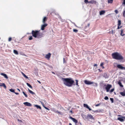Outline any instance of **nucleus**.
Returning <instances> with one entry per match:
<instances>
[{
  "label": "nucleus",
  "mask_w": 125,
  "mask_h": 125,
  "mask_svg": "<svg viewBox=\"0 0 125 125\" xmlns=\"http://www.w3.org/2000/svg\"><path fill=\"white\" fill-rule=\"evenodd\" d=\"M62 79L64 84L66 86L71 87L73 85H75V84H73L74 81L72 78H62Z\"/></svg>",
  "instance_id": "1"
},
{
  "label": "nucleus",
  "mask_w": 125,
  "mask_h": 125,
  "mask_svg": "<svg viewBox=\"0 0 125 125\" xmlns=\"http://www.w3.org/2000/svg\"><path fill=\"white\" fill-rule=\"evenodd\" d=\"M112 55L113 59L117 60H121L123 59V57L119 53L116 52L112 54Z\"/></svg>",
  "instance_id": "2"
},
{
  "label": "nucleus",
  "mask_w": 125,
  "mask_h": 125,
  "mask_svg": "<svg viewBox=\"0 0 125 125\" xmlns=\"http://www.w3.org/2000/svg\"><path fill=\"white\" fill-rule=\"evenodd\" d=\"M103 85H104V86L106 87H105V89L106 90V91L107 92H108L110 89L112 87V85H111L108 84L107 85L103 83Z\"/></svg>",
  "instance_id": "3"
},
{
  "label": "nucleus",
  "mask_w": 125,
  "mask_h": 125,
  "mask_svg": "<svg viewBox=\"0 0 125 125\" xmlns=\"http://www.w3.org/2000/svg\"><path fill=\"white\" fill-rule=\"evenodd\" d=\"M87 119L89 120V119H90L94 121V117H93V116L90 114L87 115Z\"/></svg>",
  "instance_id": "4"
},
{
  "label": "nucleus",
  "mask_w": 125,
  "mask_h": 125,
  "mask_svg": "<svg viewBox=\"0 0 125 125\" xmlns=\"http://www.w3.org/2000/svg\"><path fill=\"white\" fill-rule=\"evenodd\" d=\"M44 101L43 102V101H40V102L42 105L46 109L48 110H49L50 109L46 107L45 106L44 104H46L45 101Z\"/></svg>",
  "instance_id": "5"
},
{
  "label": "nucleus",
  "mask_w": 125,
  "mask_h": 125,
  "mask_svg": "<svg viewBox=\"0 0 125 125\" xmlns=\"http://www.w3.org/2000/svg\"><path fill=\"white\" fill-rule=\"evenodd\" d=\"M85 83L87 85H90L93 83V82H91V81L87 80H85L84 81Z\"/></svg>",
  "instance_id": "6"
},
{
  "label": "nucleus",
  "mask_w": 125,
  "mask_h": 125,
  "mask_svg": "<svg viewBox=\"0 0 125 125\" xmlns=\"http://www.w3.org/2000/svg\"><path fill=\"white\" fill-rule=\"evenodd\" d=\"M69 118L70 119H72V121L75 123V125H77L76 124L77 123L78 121L75 119L73 118L71 116H70Z\"/></svg>",
  "instance_id": "7"
},
{
  "label": "nucleus",
  "mask_w": 125,
  "mask_h": 125,
  "mask_svg": "<svg viewBox=\"0 0 125 125\" xmlns=\"http://www.w3.org/2000/svg\"><path fill=\"white\" fill-rule=\"evenodd\" d=\"M117 67L119 69L125 70V67L122 66L121 64H118L117 66Z\"/></svg>",
  "instance_id": "8"
},
{
  "label": "nucleus",
  "mask_w": 125,
  "mask_h": 125,
  "mask_svg": "<svg viewBox=\"0 0 125 125\" xmlns=\"http://www.w3.org/2000/svg\"><path fill=\"white\" fill-rule=\"evenodd\" d=\"M38 32H32V34L33 36L35 38H36L38 35Z\"/></svg>",
  "instance_id": "9"
},
{
  "label": "nucleus",
  "mask_w": 125,
  "mask_h": 125,
  "mask_svg": "<svg viewBox=\"0 0 125 125\" xmlns=\"http://www.w3.org/2000/svg\"><path fill=\"white\" fill-rule=\"evenodd\" d=\"M48 24L47 23H44V24L42 25L41 26V29L42 30H44L45 28L47 26Z\"/></svg>",
  "instance_id": "10"
},
{
  "label": "nucleus",
  "mask_w": 125,
  "mask_h": 125,
  "mask_svg": "<svg viewBox=\"0 0 125 125\" xmlns=\"http://www.w3.org/2000/svg\"><path fill=\"white\" fill-rule=\"evenodd\" d=\"M51 54L49 53L48 54L46 55L45 57L46 59L49 60L51 57Z\"/></svg>",
  "instance_id": "11"
},
{
  "label": "nucleus",
  "mask_w": 125,
  "mask_h": 125,
  "mask_svg": "<svg viewBox=\"0 0 125 125\" xmlns=\"http://www.w3.org/2000/svg\"><path fill=\"white\" fill-rule=\"evenodd\" d=\"M23 104L25 106H31V104L28 102H25Z\"/></svg>",
  "instance_id": "12"
},
{
  "label": "nucleus",
  "mask_w": 125,
  "mask_h": 125,
  "mask_svg": "<svg viewBox=\"0 0 125 125\" xmlns=\"http://www.w3.org/2000/svg\"><path fill=\"white\" fill-rule=\"evenodd\" d=\"M118 29H119L121 28V26L120 27V26L121 24V21L120 20H118Z\"/></svg>",
  "instance_id": "13"
},
{
  "label": "nucleus",
  "mask_w": 125,
  "mask_h": 125,
  "mask_svg": "<svg viewBox=\"0 0 125 125\" xmlns=\"http://www.w3.org/2000/svg\"><path fill=\"white\" fill-rule=\"evenodd\" d=\"M52 111L55 113H58L60 114H61V112L58 111L57 110H56L55 109H52Z\"/></svg>",
  "instance_id": "14"
},
{
  "label": "nucleus",
  "mask_w": 125,
  "mask_h": 125,
  "mask_svg": "<svg viewBox=\"0 0 125 125\" xmlns=\"http://www.w3.org/2000/svg\"><path fill=\"white\" fill-rule=\"evenodd\" d=\"M117 119L121 122H123L124 121V119L121 116L118 118Z\"/></svg>",
  "instance_id": "15"
},
{
  "label": "nucleus",
  "mask_w": 125,
  "mask_h": 125,
  "mask_svg": "<svg viewBox=\"0 0 125 125\" xmlns=\"http://www.w3.org/2000/svg\"><path fill=\"white\" fill-rule=\"evenodd\" d=\"M0 74L4 77L6 79H8V77L6 74L3 73H0Z\"/></svg>",
  "instance_id": "16"
},
{
  "label": "nucleus",
  "mask_w": 125,
  "mask_h": 125,
  "mask_svg": "<svg viewBox=\"0 0 125 125\" xmlns=\"http://www.w3.org/2000/svg\"><path fill=\"white\" fill-rule=\"evenodd\" d=\"M0 86H3L5 89L6 88V86L4 83H0Z\"/></svg>",
  "instance_id": "17"
},
{
  "label": "nucleus",
  "mask_w": 125,
  "mask_h": 125,
  "mask_svg": "<svg viewBox=\"0 0 125 125\" xmlns=\"http://www.w3.org/2000/svg\"><path fill=\"white\" fill-rule=\"evenodd\" d=\"M96 2L95 1H94V0H92L90 1H89L88 2V3L93 4H96Z\"/></svg>",
  "instance_id": "18"
},
{
  "label": "nucleus",
  "mask_w": 125,
  "mask_h": 125,
  "mask_svg": "<svg viewBox=\"0 0 125 125\" xmlns=\"http://www.w3.org/2000/svg\"><path fill=\"white\" fill-rule=\"evenodd\" d=\"M47 18L46 17H44L42 21V22L43 23H45V22L47 21Z\"/></svg>",
  "instance_id": "19"
},
{
  "label": "nucleus",
  "mask_w": 125,
  "mask_h": 125,
  "mask_svg": "<svg viewBox=\"0 0 125 125\" xmlns=\"http://www.w3.org/2000/svg\"><path fill=\"white\" fill-rule=\"evenodd\" d=\"M120 94L123 96H125V91L120 92Z\"/></svg>",
  "instance_id": "20"
},
{
  "label": "nucleus",
  "mask_w": 125,
  "mask_h": 125,
  "mask_svg": "<svg viewBox=\"0 0 125 125\" xmlns=\"http://www.w3.org/2000/svg\"><path fill=\"white\" fill-rule=\"evenodd\" d=\"M105 11L104 10H102L100 12V15H101L104 14L105 13Z\"/></svg>",
  "instance_id": "21"
},
{
  "label": "nucleus",
  "mask_w": 125,
  "mask_h": 125,
  "mask_svg": "<svg viewBox=\"0 0 125 125\" xmlns=\"http://www.w3.org/2000/svg\"><path fill=\"white\" fill-rule=\"evenodd\" d=\"M103 77L105 78H108V76L107 75V74L106 73L104 74L103 75Z\"/></svg>",
  "instance_id": "22"
},
{
  "label": "nucleus",
  "mask_w": 125,
  "mask_h": 125,
  "mask_svg": "<svg viewBox=\"0 0 125 125\" xmlns=\"http://www.w3.org/2000/svg\"><path fill=\"white\" fill-rule=\"evenodd\" d=\"M82 117L84 120H86L87 119V116L83 115H82Z\"/></svg>",
  "instance_id": "23"
},
{
  "label": "nucleus",
  "mask_w": 125,
  "mask_h": 125,
  "mask_svg": "<svg viewBox=\"0 0 125 125\" xmlns=\"http://www.w3.org/2000/svg\"><path fill=\"white\" fill-rule=\"evenodd\" d=\"M118 84L120 86L122 87H123V85L122 84L121 82L120 81H119L118 82Z\"/></svg>",
  "instance_id": "24"
},
{
  "label": "nucleus",
  "mask_w": 125,
  "mask_h": 125,
  "mask_svg": "<svg viewBox=\"0 0 125 125\" xmlns=\"http://www.w3.org/2000/svg\"><path fill=\"white\" fill-rule=\"evenodd\" d=\"M13 52L16 55H18L19 54L17 51L16 50H14Z\"/></svg>",
  "instance_id": "25"
},
{
  "label": "nucleus",
  "mask_w": 125,
  "mask_h": 125,
  "mask_svg": "<svg viewBox=\"0 0 125 125\" xmlns=\"http://www.w3.org/2000/svg\"><path fill=\"white\" fill-rule=\"evenodd\" d=\"M113 2V0H108V3H112Z\"/></svg>",
  "instance_id": "26"
},
{
  "label": "nucleus",
  "mask_w": 125,
  "mask_h": 125,
  "mask_svg": "<svg viewBox=\"0 0 125 125\" xmlns=\"http://www.w3.org/2000/svg\"><path fill=\"white\" fill-rule=\"evenodd\" d=\"M83 106L84 107H85L87 108H88L89 107L87 104H83Z\"/></svg>",
  "instance_id": "27"
},
{
  "label": "nucleus",
  "mask_w": 125,
  "mask_h": 125,
  "mask_svg": "<svg viewBox=\"0 0 125 125\" xmlns=\"http://www.w3.org/2000/svg\"><path fill=\"white\" fill-rule=\"evenodd\" d=\"M28 91L30 93H31L32 94H35L34 92H33L32 91L30 90L29 89H28Z\"/></svg>",
  "instance_id": "28"
},
{
  "label": "nucleus",
  "mask_w": 125,
  "mask_h": 125,
  "mask_svg": "<svg viewBox=\"0 0 125 125\" xmlns=\"http://www.w3.org/2000/svg\"><path fill=\"white\" fill-rule=\"evenodd\" d=\"M26 84L28 86H29V87H30V88H32V86L29 83H26Z\"/></svg>",
  "instance_id": "29"
},
{
  "label": "nucleus",
  "mask_w": 125,
  "mask_h": 125,
  "mask_svg": "<svg viewBox=\"0 0 125 125\" xmlns=\"http://www.w3.org/2000/svg\"><path fill=\"white\" fill-rule=\"evenodd\" d=\"M93 85L95 87H97V83H94L93 82Z\"/></svg>",
  "instance_id": "30"
},
{
  "label": "nucleus",
  "mask_w": 125,
  "mask_h": 125,
  "mask_svg": "<svg viewBox=\"0 0 125 125\" xmlns=\"http://www.w3.org/2000/svg\"><path fill=\"white\" fill-rule=\"evenodd\" d=\"M9 90L11 92L14 93L15 92L14 90L13 89H10Z\"/></svg>",
  "instance_id": "31"
},
{
  "label": "nucleus",
  "mask_w": 125,
  "mask_h": 125,
  "mask_svg": "<svg viewBox=\"0 0 125 125\" xmlns=\"http://www.w3.org/2000/svg\"><path fill=\"white\" fill-rule=\"evenodd\" d=\"M32 39H33V38H32V36H30L28 38V39L29 40H31Z\"/></svg>",
  "instance_id": "32"
},
{
  "label": "nucleus",
  "mask_w": 125,
  "mask_h": 125,
  "mask_svg": "<svg viewBox=\"0 0 125 125\" xmlns=\"http://www.w3.org/2000/svg\"><path fill=\"white\" fill-rule=\"evenodd\" d=\"M110 99L111 101V103H113L114 102V100H113V98H110Z\"/></svg>",
  "instance_id": "33"
},
{
  "label": "nucleus",
  "mask_w": 125,
  "mask_h": 125,
  "mask_svg": "<svg viewBox=\"0 0 125 125\" xmlns=\"http://www.w3.org/2000/svg\"><path fill=\"white\" fill-rule=\"evenodd\" d=\"M75 81L76 82V85L78 86H79V85H78V81L77 80H75Z\"/></svg>",
  "instance_id": "34"
},
{
  "label": "nucleus",
  "mask_w": 125,
  "mask_h": 125,
  "mask_svg": "<svg viewBox=\"0 0 125 125\" xmlns=\"http://www.w3.org/2000/svg\"><path fill=\"white\" fill-rule=\"evenodd\" d=\"M22 93L26 97H27L28 96L27 95L25 94L24 92H23Z\"/></svg>",
  "instance_id": "35"
},
{
  "label": "nucleus",
  "mask_w": 125,
  "mask_h": 125,
  "mask_svg": "<svg viewBox=\"0 0 125 125\" xmlns=\"http://www.w3.org/2000/svg\"><path fill=\"white\" fill-rule=\"evenodd\" d=\"M34 106L36 107L37 108H39V106L37 105H34Z\"/></svg>",
  "instance_id": "36"
},
{
  "label": "nucleus",
  "mask_w": 125,
  "mask_h": 125,
  "mask_svg": "<svg viewBox=\"0 0 125 125\" xmlns=\"http://www.w3.org/2000/svg\"><path fill=\"white\" fill-rule=\"evenodd\" d=\"M123 32H121L120 33L121 35L124 36L125 35V34Z\"/></svg>",
  "instance_id": "37"
},
{
  "label": "nucleus",
  "mask_w": 125,
  "mask_h": 125,
  "mask_svg": "<svg viewBox=\"0 0 125 125\" xmlns=\"http://www.w3.org/2000/svg\"><path fill=\"white\" fill-rule=\"evenodd\" d=\"M104 99L105 100H107L108 99V98L107 96H105L104 98Z\"/></svg>",
  "instance_id": "38"
},
{
  "label": "nucleus",
  "mask_w": 125,
  "mask_h": 125,
  "mask_svg": "<svg viewBox=\"0 0 125 125\" xmlns=\"http://www.w3.org/2000/svg\"><path fill=\"white\" fill-rule=\"evenodd\" d=\"M23 76L26 78H28V77L26 76L25 74L23 75Z\"/></svg>",
  "instance_id": "39"
},
{
  "label": "nucleus",
  "mask_w": 125,
  "mask_h": 125,
  "mask_svg": "<svg viewBox=\"0 0 125 125\" xmlns=\"http://www.w3.org/2000/svg\"><path fill=\"white\" fill-rule=\"evenodd\" d=\"M89 1H88V0H84V2H85V3H88V2Z\"/></svg>",
  "instance_id": "40"
},
{
  "label": "nucleus",
  "mask_w": 125,
  "mask_h": 125,
  "mask_svg": "<svg viewBox=\"0 0 125 125\" xmlns=\"http://www.w3.org/2000/svg\"><path fill=\"white\" fill-rule=\"evenodd\" d=\"M101 104V103H100L99 104H96L95 105V106H99Z\"/></svg>",
  "instance_id": "41"
},
{
  "label": "nucleus",
  "mask_w": 125,
  "mask_h": 125,
  "mask_svg": "<svg viewBox=\"0 0 125 125\" xmlns=\"http://www.w3.org/2000/svg\"><path fill=\"white\" fill-rule=\"evenodd\" d=\"M12 38L11 37H9L8 39V41L10 42Z\"/></svg>",
  "instance_id": "42"
},
{
  "label": "nucleus",
  "mask_w": 125,
  "mask_h": 125,
  "mask_svg": "<svg viewBox=\"0 0 125 125\" xmlns=\"http://www.w3.org/2000/svg\"><path fill=\"white\" fill-rule=\"evenodd\" d=\"M123 16L124 17H125V10L123 12Z\"/></svg>",
  "instance_id": "43"
},
{
  "label": "nucleus",
  "mask_w": 125,
  "mask_h": 125,
  "mask_svg": "<svg viewBox=\"0 0 125 125\" xmlns=\"http://www.w3.org/2000/svg\"><path fill=\"white\" fill-rule=\"evenodd\" d=\"M114 89H112L110 90V92L111 93H112L114 91Z\"/></svg>",
  "instance_id": "44"
},
{
  "label": "nucleus",
  "mask_w": 125,
  "mask_h": 125,
  "mask_svg": "<svg viewBox=\"0 0 125 125\" xmlns=\"http://www.w3.org/2000/svg\"><path fill=\"white\" fill-rule=\"evenodd\" d=\"M41 35H40V38L41 37H42L43 35V33H41Z\"/></svg>",
  "instance_id": "45"
},
{
  "label": "nucleus",
  "mask_w": 125,
  "mask_h": 125,
  "mask_svg": "<svg viewBox=\"0 0 125 125\" xmlns=\"http://www.w3.org/2000/svg\"><path fill=\"white\" fill-rule=\"evenodd\" d=\"M115 33V32H109V33L110 34H114Z\"/></svg>",
  "instance_id": "46"
},
{
  "label": "nucleus",
  "mask_w": 125,
  "mask_h": 125,
  "mask_svg": "<svg viewBox=\"0 0 125 125\" xmlns=\"http://www.w3.org/2000/svg\"><path fill=\"white\" fill-rule=\"evenodd\" d=\"M122 4L125 5V0H123V2Z\"/></svg>",
  "instance_id": "47"
},
{
  "label": "nucleus",
  "mask_w": 125,
  "mask_h": 125,
  "mask_svg": "<svg viewBox=\"0 0 125 125\" xmlns=\"http://www.w3.org/2000/svg\"><path fill=\"white\" fill-rule=\"evenodd\" d=\"M63 63H66V62L65 61V59L64 58H63Z\"/></svg>",
  "instance_id": "48"
},
{
  "label": "nucleus",
  "mask_w": 125,
  "mask_h": 125,
  "mask_svg": "<svg viewBox=\"0 0 125 125\" xmlns=\"http://www.w3.org/2000/svg\"><path fill=\"white\" fill-rule=\"evenodd\" d=\"M87 109H89V111H91V110H92L91 108H89V107L88 108H87Z\"/></svg>",
  "instance_id": "49"
},
{
  "label": "nucleus",
  "mask_w": 125,
  "mask_h": 125,
  "mask_svg": "<svg viewBox=\"0 0 125 125\" xmlns=\"http://www.w3.org/2000/svg\"><path fill=\"white\" fill-rule=\"evenodd\" d=\"M73 31H78V30L75 29H73Z\"/></svg>",
  "instance_id": "50"
},
{
  "label": "nucleus",
  "mask_w": 125,
  "mask_h": 125,
  "mask_svg": "<svg viewBox=\"0 0 125 125\" xmlns=\"http://www.w3.org/2000/svg\"><path fill=\"white\" fill-rule=\"evenodd\" d=\"M93 111L95 112H99V110H96V111Z\"/></svg>",
  "instance_id": "51"
},
{
  "label": "nucleus",
  "mask_w": 125,
  "mask_h": 125,
  "mask_svg": "<svg viewBox=\"0 0 125 125\" xmlns=\"http://www.w3.org/2000/svg\"><path fill=\"white\" fill-rule=\"evenodd\" d=\"M103 110H99V112H102V111H103Z\"/></svg>",
  "instance_id": "52"
},
{
  "label": "nucleus",
  "mask_w": 125,
  "mask_h": 125,
  "mask_svg": "<svg viewBox=\"0 0 125 125\" xmlns=\"http://www.w3.org/2000/svg\"><path fill=\"white\" fill-rule=\"evenodd\" d=\"M103 63H101V64H100V66H103Z\"/></svg>",
  "instance_id": "53"
},
{
  "label": "nucleus",
  "mask_w": 125,
  "mask_h": 125,
  "mask_svg": "<svg viewBox=\"0 0 125 125\" xmlns=\"http://www.w3.org/2000/svg\"><path fill=\"white\" fill-rule=\"evenodd\" d=\"M14 93L15 94H17V95H18L19 94L18 93H16V92H15Z\"/></svg>",
  "instance_id": "54"
},
{
  "label": "nucleus",
  "mask_w": 125,
  "mask_h": 125,
  "mask_svg": "<svg viewBox=\"0 0 125 125\" xmlns=\"http://www.w3.org/2000/svg\"><path fill=\"white\" fill-rule=\"evenodd\" d=\"M122 117L123 119H125V117L124 116H121Z\"/></svg>",
  "instance_id": "55"
},
{
  "label": "nucleus",
  "mask_w": 125,
  "mask_h": 125,
  "mask_svg": "<svg viewBox=\"0 0 125 125\" xmlns=\"http://www.w3.org/2000/svg\"><path fill=\"white\" fill-rule=\"evenodd\" d=\"M94 66H97V64H94Z\"/></svg>",
  "instance_id": "56"
},
{
  "label": "nucleus",
  "mask_w": 125,
  "mask_h": 125,
  "mask_svg": "<svg viewBox=\"0 0 125 125\" xmlns=\"http://www.w3.org/2000/svg\"><path fill=\"white\" fill-rule=\"evenodd\" d=\"M115 12L116 13H118V11H117V10H115Z\"/></svg>",
  "instance_id": "57"
},
{
  "label": "nucleus",
  "mask_w": 125,
  "mask_h": 125,
  "mask_svg": "<svg viewBox=\"0 0 125 125\" xmlns=\"http://www.w3.org/2000/svg\"><path fill=\"white\" fill-rule=\"evenodd\" d=\"M90 25V24L89 23H88L87 24V26H88L89 27Z\"/></svg>",
  "instance_id": "58"
},
{
  "label": "nucleus",
  "mask_w": 125,
  "mask_h": 125,
  "mask_svg": "<svg viewBox=\"0 0 125 125\" xmlns=\"http://www.w3.org/2000/svg\"><path fill=\"white\" fill-rule=\"evenodd\" d=\"M118 116H120V117H121V116H122V115H118Z\"/></svg>",
  "instance_id": "59"
},
{
  "label": "nucleus",
  "mask_w": 125,
  "mask_h": 125,
  "mask_svg": "<svg viewBox=\"0 0 125 125\" xmlns=\"http://www.w3.org/2000/svg\"><path fill=\"white\" fill-rule=\"evenodd\" d=\"M22 73V75H24V74L23 73V72H22V73Z\"/></svg>",
  "instance_id": "60"
},
{
  "label": "nucleus",
  "mask_w": 125,
  "mask_h": 125,
  "mask_svg": "<svg viewBox=\"0 0 125 125\" xmlns=\"http://www.w3.org/2000/svg\"><path fill=\"white\" fill-rule=\"evenodd\" d=\"M17 90L19 91H20V90L19 89H17Z\"/></svg>",
  "instance_id": "61"
},
{
  "label": "nucleus",
  "mask_w": 125,
  "mask_h": 125,
  "mask_svg": "<svg viewBox=\"0 0 125 125\" xmlns=\"http://www.w3.org/2000/svg\"><path fill=\"white\" fill-rule=\"evenodd\" d=\"M52 73H53V74H55V73H54V72H52Z\"/></svg>",
  "instance_id": "62"
},
{
  "label": "nucleus",
  "mask_w": 125,
  "mask_h": 125,
  "mask_svg": "<svg viewBox=\"0 0 125 125\" xmlns=\"http://www.w3.org/2000/svg\"><path fill=\"white\" fill-rule=\"evenodd\" d=\"M69 125H72V124L71 123H70L69 124Z\"/></svg>",
  "instance_id": "63"
},
{
  "label": "nucleus",
  "mask_w": 125,
  "mask_h": 125,
  "mask_svg": "<svg viewBox=\"0 0 125 125\" xmlns=\"http://www.w3.org/2000/svg\"><path fill=\"white\" fill-rule=\"evenodd\" d=\"M40 109H41V107L40 106Z\"/></svg>",
  "instance_id": "64"
}]
</instances>
